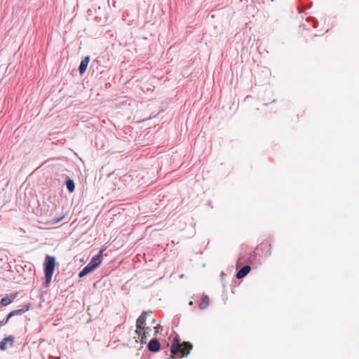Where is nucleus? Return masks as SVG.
<instances>
[{"label":"nucleus","mask_w":359,"mask_h":359,"mask_svg":"<svg viewBox=\"0 0 359 359\" xmlns=\"http://www.w3.org/2000/svg\"><path fill=\"white\" fill-rule=\"evenodd\" d=\"M168 359H175V357L173 355H170Z\"/></svg>","instance_id":"obj_18"},{"label":"nucleus","mask_w":359,"mask_h":359,"mask_svg":"<svg viewBox=\"0 0 359 359\" xmlns=\"http://www.w3.org/2000/svg\"><path fill=\"white\" fill-rule=\"evenodd\" d=\"M147 312L143 311L139 318L136 320V328L138 329V331L140 332V328H143V325L145 324L147 320Z\"/></svg>","instance_id":"obj_7"},{"label":"nucleus","mask_w":359,"mask_h":359,"mask_svg":"<svg viewBox=\"0 0 359 359\" xmlns=\"http://www.w3.org/2000/svg\"><path fill=\"white\" fill-rule=\"evenodd\" d=\"M243 262H242V259L240 258L237 262V264H241Z\"/></svg>","instance_id":"obj_17"},{"label":"nucleus","mask_w":359,"mask_h":359,"mask_svg":"<svg viewBox=\"0 0 359 359\" xmlns=\"http://www.w3.org/2000/svg\"><path fill=\"white\" fill-rule=\"evenodd\" d=\"M11 318H8V315L6 316L5 318L0 320V327L5 325L9 320Z\"/></svg>","instance_id":"obj_13"},{"label":"nucleus","mask_w":359,"mask_h":359,"mask_svg":"<svg viewBox=\"0 0 359 359\" xmlns=\"http://www.w3.org/2000/svg\"><path fill=\"white\" fill-rule=\"evenodd\" d=\"M89 61H90L89 56L85 57L81 60L80 65L79 67V71L80 74H83L86 72L87 67L88 65Z\"/></svg>","instance_id":"obj_10"},{"label":"nucleus","mask_w":359,"mask_h":359,"mask_svg":"<svg viewBox=\"0 0 359 359\" xmlns=\"http://www.w3.org/2000/svg\"><path fill=\"white\" fill-rule=\"evenodd\" d=\"M63 217H60L57 219H55L54 222H53V224H56V223H58L59 222H60L62 219Z\"/></svg>","instance_id":"obj_16"},{"label":"nucleus","mask_w":359,"mask_h":359,"mask_svg":"<svg viewBox=\"0 0 359 359\" xmlns=\"http://www.w3.org/2000/svg\"><path fill=\"white\" fill-rule=\"evenodd\" d=\"M148 349L152 353L157 352L161 348L160 343L156 338L152 339L148 344Z\"/></svg>","instance_id":"obj_6"},{"label":"nucleus","mask_w":359,"mask_h":359,"mask_svg":"<svg viewBox=\"0 0 359 359\" xmlns=\"http://www.w3.org/2000/svg\"><path fill=\"white\" fill-rule=\"evenodd\" d=\"M55 267V259L54 257L47 255L44 262V273L46 287H48Z\"/></svg>","instance_id":"obj_3"},{"label":"nucleus","mask_w":359,"mask_h":359,"mask_svg":"<svg viewBox=\"0 0 359 359\" xmlns=\"http://www.w3.org/2000/svg\"><path fill=\"white\" fill-rule=\"evenodd\" d=\"M102 252L103 250H100L96 256L92 258L90 262L79 272V278L86 276L100 266L102 260Z\"/></svg>","instance_id":"obj_2"},{"label":"nucleus","mask_w":359,"mask_h":359,"mask_svg":"<svg viewBox=\"0 0 359 359\" xmlns=\"http://www.w3.org/2000/svg\"><path fill=\"white\" fill-rule=\"evenodd\" d=\"M6 344L7 342H6L4 339L0 341V349L1 351H4L6 349Z\"/></svg>","instance_id":"obj_14"},{"label":"nucleus","mask_w":359,"mask_h":359,"mask_svg":"<svg viewBox=\"0 0 359 359\" xmlns=\"http://www.w3.org/2000/svg\"><path fill=\"white\" fill-rule=\"evenodd\" d=\"M151 330V328L149 327H143V328H140V332L138 331V329L135 330L136 334L140 338V341L142 344H146L147 338L149 335V332Z\"/></svg>","instance_id":"obj_4"},{"label":"nucleus","mask_w":359,"mask_h":359,"mask_svg":"<svg viewBox=\"0 0 359 359\" xmlns=\"http://www.w3.org/2000/svg\"><path fill=\"white\" fill-rule=\"evenodd\" d=\"M193 346L189 341L180 342L179 337H175L172 341L170 352L172 355L180 353L182 357H187Z\"/></svg>","instance_id":"obj_1"},{"label":"nucleus","mask_w":359,"mask_h":359,"mask_svg":"<svg viewBox=\"0 0 359 359\" xmlns=\"http://www.w3.org/2000/svg\"><path fill=\"white\" fill-rule=\"evenodd\" d=\"M66 186H67V189L69 190V192L74 191L75 185H74V182L72 180L68 179L66 181Z\"/></svg>","instance_id":"obj_12"},{"label":"nucleus","mask_w":359,"mask_h":359,"mask_svg":"<svg viewBox=\"0 0 359 359\" xmlns=\"http://www.w3.org/2000/svg\"><path fill=\"white\" fill-rule=\"evenodd\" d=\"M29 308H30V305L27 304V305L24 306L23 308H22V309L13 310L8 314V318H12L13 316H17V315H22L24 313H25L26 311H27L29 309Z\"/></svg>","instance_id":"obj_9"},{"label":"nucleus","mask_w":359,"mask_h":359,"mask_svg":"<svg viewBox=\"0 0 359 359\" xmlns=\"http://www.w3.org/2000/svg\"><path fill=\"white\" fill-rule=\"evenodd\" d=\"M17 296H18V293L15 292V293L10 294L9 295H7L5 297H3L0 301V306H6L10 304L11 303H12L13 302V300L17 297Z\"/></svg>","instance_id":"obj_5"},{"label":"nucleus","mask_w":359,"mask_h":359,"mask_svg":"<svg viewBox=\"0 0 359 359\" xmlns=\"http://www.w3.org/2000/svg\"><path fill=\"white\" fill-rule=\"evenodd\" d=\"M4 340L7 343L10 342L11 344V345H13L14 338L12 336H8V337L4 338Z\"/></svg>","instance_id":"obj_15"},{"label":"nucleus","mask_w":359,"mask_h":359,"mask_svg":"<svg viewBox=\"0 0 359 359\" xmlns=\"http://www.w3.org/2000/svg\"><path fill=\"white\" fill-rule=\"evenodd\" d=\"M251 271V267L249 265H246L242 267L236 273V278L238 279H241L246 276L249 272Z\"/></svg>","instance_id":"obj_8"},{"label":"nucleus","mask_w":359,"mask_h":359,"mask_svg":"<svg viewBox=\"0 0 359 359\" xmlns=\"http://www.w3.org/2000/svg\"><path fill=\"white\" fill-rule=\"evenodd\" d=\"M210 303L209 297L206 295H204L202 298V300L199 304V308L201 309H205L208 307Z\"/></svg>","instance_id":"obj_11"}]
</instances>
